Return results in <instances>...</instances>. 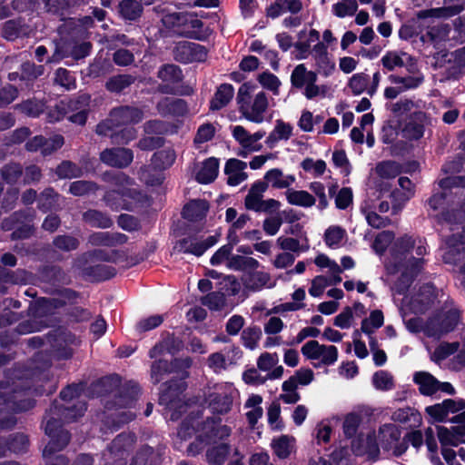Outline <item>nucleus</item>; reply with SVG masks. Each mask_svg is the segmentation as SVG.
<instances>
[{
    "label": "nucleus",
    "instance_id": "52",
    "mask_svg": "<svg viewBox=\"0 0 465 465\" xmlns=\"http://www.w3.org/2000/svg\"><path fill=\"white\" fill-rule=\"evenodd\" d=\"M107 135L114 143L126 144L136 137L137 132L133 126H123L119 131H114V129L108 131Z\"/></svg>",
    "mask_w": 465,
    "mask_h": 465
},
{
    "label": "nucleus",
    "instance_id": "31",
    "mask_svg": "<svg viewBox=\"0 0 465 465\" xmlns=\"http://www.w3.org/2000/svg\"><path fill=\"white\" fill-rule=\"evenodd\" d=\"M183 347V343L180 339L175 338L173 335H168L163 341L155 345L150 351L149 355L153 359L163 355L165 352L169 354H175L180 351Z\"/></svg>",
    "mask_w": 465,
    "mask_h": 465
},
{
    "label": "nucleus",
    "instance_id": "2",
    "mask_svg": "<svg viewBox=\"0 0 465 465\" xmlns=\"http://www.w3.org/2000/svg\"><path fill=\"white\" fill-rule=\"evenodd\" d=\"M427 249L423 240L418 242L410 236L397 239L391 249V257L385 267L387 281L392 284L391 290L395 302L397 294H403L410 287L414 277L420 272L423 264L422 257Z\"/></svg>",
    "mask_w": 465,
    "mask_h": 465
},
{
    "label": "nucleus",
    "instance_id": "29",
    "mask_svg": "<svg viewBox=\"0 0 465 465\" xmlns=\"http://www.w3.org/2000/svg\"><path fill=\"white\" fill-rule=\"evenodd\" d=\"M219 173V161L217 158L210 157L201 163L195 174L200 183H210L213 182Z\"/></svg>",
    "mask_w": 465,
    "mask_h": 465
},
{
    "label": "nucleus",
    "instance_id": "61",
    "mask_svg": "<svg viewBox=\"0 0 465 465\" xmlns=\"http://www.w3.org/2000/svg\"><path fill=\"white\" fill-rule=\"evenodd\" d=\"M332 163L336 168L340 169V173L344 176H349L351 172V166L349 159L342 150H337L332 153Z\"/></svg>",
    "mask_w": 465,
    "mask_h": 465
},
{
    "label": "nucleus",
    "instance_id": "46",
    "mask_svg": "<svg viewBox=\"0 0 465 465\" xmlns=\"http://www.w3.org/2000/svg\"><path fill=\"white\" fill-rule=\"evenodd\" d=\"M346 235V231L343 228L338 225H331L324 232V242L328 247L337 249L341 245Z\"/></svg>",
    "mask_w": 465,
    "mask_h": 465
},
{
    "label": "nucleus",
    "instance_id": "50",
    "mask_svg": "<svg viewBox=\"0 0 465 465\" xmlns=\"http://www.w3.org/2000/svg\"><path fill=\"white\" fill-rule=\"evenodd\" d=\"M384 322L383 313L380 310H374L371 312L370 316L364 319L361 322V330L362 332L371 335L375 330L382 326Z\"/></svg>",
    "mask_w": 465,
    "mask_h": 465
},
{
    "label": "nucleus",
    "instance_id": "18",
    "mask_svg": "<svg viewBox=\"0 0 465 465\" xmlns=\"http://www.w3.org/2000/svg\"><path fill=\"white\" fill-rule=\"evenodd\" d=\"M312 58L316 68L317 74L323 77H329L335 71V63L330 57L328 47L324 43H317L312 46L311 52Z\"/></svg>",
    "mask_w": 465,
    "mask_h": 465
},
{
    "label": "nucleus",
    "instance_id": "20",
    "mask_svg": "<svg viewBox=\"0 0 465 465\" xmlns=\"http://www.w3.org/2000/svg\"><path fill=\"white\" fill-rule=\"evenodd\" d=\"M430 124V118L422 111H415L402 129V136L409 140H418L424 134L425 126Z\"/></svg>",
    "mask_w": 465,
    "mask_h": 465
},
{
    "label": "nucleus",
    "instance_id": "4",
    "mask_svg": "<svg viewBox=\"0 0 465 465\" xmlns=\"http://www.w3.org/2000/svg\"><path fill=\"white\" fill-rule=\"evenodd\" d=\"M401 432L394 424H384L379 430L378 438L375 432L361 431L351 440V450L356 455H366L375 459L379 455V445L384 450H391L395 456H400L406 450L404 443H400Z\"/></svg>",
    "mask_w": 465,
    "mask_h": 465
},
{
    "label": "nucleus",
    "instance_id": "35",
    "mask_svg": "<svg viewBox=\"0 0 465 465\" xmlns=\"http://www.w3.org/2000/svg\"><path fill=\"white\" fill-rule=\"evenodd\" d=\"M134 443V437L127 434L118 435L112 442L107 455L109 459L119 457L120 460L124 458V452L132 447Z\"/></svg>",
    "mask_w": 465,
    "mask_h": 465
},
{
    "label": "nucleus",
    "instance_id": "58",
    "mask_svg": "<svg viewBox=\"0 0 465 465\" xmlns=\"http://www.w3.org/2000/svg\"><path fill=\"white\" fill-rule=\"evenodd\" d=\"M59 206V195L52 189L45 190L39 199V208L44 212H47L49 210L56 209Z\"/></svg>",
    "mask_w": 465,
    "mask_h": 465
},
{
    "label": "nucleus",
    "instance_id": "13",
    "mask_svg": "<svg viewBox=\"0 0 465 465\" xmlns=\"http://www.w3.org/2000/svg\"><path fill=\"white\" fill-rule=\"evenodd\" d=\"M301 351L312 361L315 368L331 366L338 361V349L333 345L321 344L318 341L311 340L305 342Z\"/></svg>",
    "mask_w": 465,
    "mask_h": 465
},
{
    "label": "nucleus",
    "instance_id": "59",
    "mask_svg": "<svg viewBox=\"0 0 465 465\" xmlns=\"http://www.w3.org/2000/svg\"><path fill=\"white\" fill-rule=\"evenodd\" d=\"M370 78L367 74L361 73L353 74L349 81V87L354 94H361L369 89Z\"/></svg>",
    "mask_w": 465,
    "mask_h": 465
},
{
    "label": "nucleus",
    "instance_id": "34",
    "mask_svg": "<svg viewBox=\"0 0 465 465\" xmlns=\"http://www.w3.org/2000/svg\"><path fill=\"white\" fill-rule=\"evenodd\" d=\"M127 241V237L122 233H110L108 232H99L93 233L89 242L92 245L114 246L122 244Z\"/></svg>",
    "mask_w": 465,
    "mask_h": 465
},
{
    "label": "nucleus",
    "instance_id": "17",
    "mask_svg": "<svg viewBox=\"0 0 465 465\" xmlns=\"http://www.w3.org/2000/svg\"><path fill=\"white\" fill-rule=\"evenodd\" d=\"M217 242V237L208 236L205 239L196 234L188 235L176 242L173 251L176 252L190 253L195 256H201L204 252Z\"/></svg>",
    "mask_w": 465,
    "mask_h": 465
},
{
    "label": "nucleus",
    "instance_id": "41",
    "mask_svg": "<svg viewBox=\"0 0 465 465\" xmlns=\"http://www.w3.org/2000/svg\"><path fill=\"white\" fill-rule=\"evenodd\" d=\"M265 180L272 187L275 188H287L295 182V176L292 174H283L280 169H272L265 174Z\"/></svg>",
    "mask_w": 465,
    "mask_h": 465
},
{
    "label": "nucleus",
    "instance_id": "12",
    "mask_svg": "<svg viewBox=\"0 0 465 465\" xmlns=\"http://www.w3.org/2000/svg\"><path fill=\"white\" fill-rule=\"evenodd\" d=\"M143 118V114L138 108L119 107L111 112L106 121L97 125L96 132L100 135H107L108 131L112 129L129 126L130 124L139 123Z\"/></svg>",
    "mask_w": 465,
    "mask_h": 465
},
{
    "label": "nucleus",
    "instance_id": "21",
    "mask_svg": "<svg viewBox=\"0 0 465 465\" xmlns=\"http://www.w3.org/2000/svg\"><path fill=\"white\" fill-rule=\"evenodd\" d=\"M101 161L113 167H127L134 159V153L127 148L105 149L100 154Z\"/></svg>",
    "mask_w": 465,
    "mask_h": 465
},
{
    "label": "nucleus",
    "instance_id": "7",
    "mask_svg": "<svg viewBox=\"0 0 465 465\" xmlns=\"http://www.w3.org/2000/svg\"><path fill=\"white\" fill-rule=\"evenodd\" d=\"M461 10L462 6L453 5L420 11L418 18L421 20V25L426 27V32L421 37L423 42H429L437 46L446 41L450 33L449 25L435 18L450 17L458 15Z\"/></svg>",
    "mask_w": 465,
    "mask_h": 465
},
{
    "label": "nucleus",
    "instance_id": "6",
    "mask_svg": "<svg viewBox=\"0 0 465 465\" xmlns=\"http://www.w3.org/2000/svg\"><path fill=\"white\" fill-rule=\"evenodd\" d=\"M114 184L116 189L107 192L104 196L106 204L112 210H134L146 200L134 182L123 173L114 177Z\"/></svg>",
    "mask_w": 465,
    "mask_h": 465
},
{
    "label": "nucleus",
    "instance_id": "1",
    "mask_svg": "<svg viewBox=\"0 0 465 465\" xmlns=\"http://www.w3.org/2000/svg\"><path fill=\"white\" fill-rule=\"evenodd\" d=\"M436 298L434 286L427 284L414 295L402 299L399 311L410 332H423L428 337L440 338L455 328L460 313L451 302L445 301L440 312L433 314L427 322L420 317L434 304Z\"/></svg>",
    "mask_w": 465,
    "mask_h": 465
},
{
    "label": "nucleus",
    "instance_id": "24",
    "mask_svg": "<svg viewBox=\"0 0 465 465\" xmlns=\"http://www.w3.org/2000/svg\"><path fill=\"white\" fill-rule=\"evenodd\" d=\"M320 33L315 29L302 30L298 34V41L294 47L298 52V59H306L312 52V45L321 43Z\"/></svg>",
    "mask_w": 465,
    "mask_h": 465
},
{
    "label": "nucleus",
    "instance_id": "10",
    "mask_svg": "<svg viewBox=\"0 0 465 465\" xmlns=\"http://www.w3.org/2000/svg\"><path fill=\"white\" fill-rule=\"evenodd\" d=\"M239 397V391L231 382H220L209 388L206 403L213 413L226 414Z\"/></svg>",
    "mask_w": 465,
    "mask_h": 465
},
{
    "label": "nucleus",
    "instance_id": "51",
    "mask_svg": "<svg viewBox=\"0 0 465 465\" xmlns=\"http://www.w3.org/2000/svg\"><path fill=\"white\" fill-rule=\"evenodd\" d=\"M391 419L394 421H398L401 423H408L412 421L413 425L419 424L421 420L420 413L411 407H405L396 410L392 413Z\"/></svg>",
    "mask_w": 465,
    "mask_h": 465
},
{
    "label": "nucleus",
    "instance_id": "62",
    "mask_svg": "<svg viewBox=\"0 0 465 465\" xmlns=\"http://www.w3.org/2000/svg\"><path fill=\"white\" fill-rule=\"evenodd\" d=\"M314 379L313 371L309 368H301L287 381H293V385L298 388L309 385Z\"/></svg>",
    "mask_w": 465,
    "mask_h": 465
},
{
    "label": "nucleus",
    "instance_id": "49",
    "mask_svg": "<svg viewBox=\"0 0 465 465\" xmlns=\"http://www.w3.org/2000/svg\"><path fill=\"white\" fill-rule=\"evenodd\" d=\"M373 387L378 391H387L394 388V378L387 371H376L371 378Z\"/></svg>",
    "mask_w": 465,
    "mask_h": 465
},
{
    "label": "nucleus",
    "instance_id": "23",
    "mask_svg": "<svg viewBox=\"0 0 465 465\" xmlns=\"http://www.w3.org/2000/svg\"><path fill=\"white\" fill-rule=\"evenodd\" d=\"M465 236L458 240L455 236L448 239L440 248L441 256L446 263L456 264L465 252Z\"/></svg>",
    "mask_w": 465,
    "mask_h": 465
},
{
    "label": "nucleus",
    "instance_id": "48",
    "mask_svg": "<svg viewBox=\"0 0 465 465\" xmlns=\"http://www.w3.org/2000/svg\"><path fill=\"white\" fill-rule=\"evenodd\" d=\"M437 435L439 438L440 442L443 447L447 446H456L460 443V438L463 437V435H460L457 428L452 427L451 430H449L447 428H444L442 426L437 427Z\"/></svg>",
    "mask_w": 465,
    "mask_h": 465
},
{
    "label": "nucleus",
    "instance_id": "55",
    "mask_svg": "<svg viewBox=\"0 0 465 465\" xmlns=\"http://www.w3.org/2000/svg\"><path fill=\"white\" fill-rule=\"evenodd\" d=\"M301 167L314 177L322 176L327 170V164L323 160H314L312 158H305L301 163Z\"/></svg>",
    "mask_w": 465,
    "mask_h": 465
},
{
    "label": "nucleus",
    "instance_id": "47",
    "mask_svg": "<svg viewBox=\"0 0 465 465\" xmlns=\"http://www.w3.org/2000/svg\"><path fill=\"white\" fill-rule=\"evenodd\" d=\"M259 266L256 259L241 255H232L227 263V267L234 271L255 270Z\"/></svg>",
    "mask_w": 465,
    "mask_h": 465
},
{
    "label": "nucleus",
    "instance_id": "9",
    "mask_svg": "<svg viewBox=\"0 0 465 465\" xmlns=\"http://www.w3.org/2000/svg\"><path fill=\"white\" fill-rule=\"evenodd\" d=\"M290 80L292 86L295 89L301 90L302 94L308 100L325 97L326 95V86L317 84V73L315 71L309 70L304 64H300L294 67L291 74Z\"/></svg>",
    "mask_w": 465,
    "mask_h": 465
},
{
    "label": "nucleus",
    "instance_id": "33",
    "mask_svg": "<svg viewBox=\"0 0 465 465\" xmlns=\"http://www.w3.org/2000/svg\"><path fill=\"white\" fill-rule=\"evenodd\" d=\"M262 402V396L252 394L244 403V409L247 410L245 416L252 427H253L262 416L263 411L261 406Z\"/></svg>",
    "mask_w": 465,
    "mask_h": 465
},
{
    "label": "nucleus",
    "instance_id": "44",
    "mask_svg": "<svg viewBox=\"0 0 465 465\" xmlns=\"http://www.w3.org/2000/svg\"><path fill=\"white\" fill-rule=\"evenodd\" d=\"M292 133V126L282 120H277L273 130L267 137V143L272 146L282 140H288Z\"/></svg>",
    "mask_w": 465,
    "mask_h": 465
},
{
    "label": "nucleus",
    "instance_id": "37",
    "mask_svg": "<svg viewBox=\"0 0 465 465\" xmlns=\"http://www.w3.org/2000/svg\"><path fill=\"white\" fill-rule=\"evenodd\" d=\"M295 440L289 435H282L272 440L271 446L274 454L280 459H286L294 449Z\"/></svg>",
    "mask_w": 465,
    "mask_h": 465
},
{
    "label": "nucleus",
    "instance_id": "54",
    "mask_svg": "<svg viewBox=\"0 0 465 465\" xmlns=\"http://www.w3.org/2000/svg\"><path fill=\"white\" fill-rule=\"evenodd\" d=\"M84 219L86 223L94 227L109 228L113 224V221L110 217L95 210L86 212L84 214Z\"/></svg>",
    "mask_w": 465,
    "mask_h": 465
},
{
    "label": "nucleus",
    "instance_id": "39",
    "mask_svg": "<svg viewBox=\"0 0 465 465\" xmlns=\"http://www.w3.org/2000/svg\"><path fill=\"white\" fill-rule=\"evenodd\" d=\"M287 201L292 205H297L304 208L312 207L315 204V197L307 191H297L289 189L285 193Z\"/></svg>",
    "mask_w": 465,
    "mask_h": 465
},
{
    "label": "nucleus",
    "instance_id": "8",
    "mask_svg": "<svg viewBox=\"0 0 465 465\" xmlns=\"http://www.w3.org/2000/svg\"><path fill=\"white\" fill-rule=\"evenodd\" d=\"M237 103L242 116L254 124H262L269 107L265 93L259 91L251 84H243L238 90Z\"/></svg>",
    "mask_w": 465,
    "mask_h": 465
},
{
    "label": "nucleus",
    "instance_id": "63",
    "mask_svg": "<svg viewBox=\"0 0 465 465\" xmlns=\"http://www.w3.org/2000/svg\"><path fill=\"white\" fill-rule=\"evenodd\" d=\"M134 81L130 75L123 74L112 77L106 84V87L111 92L119 93L128 87Z\"/></svg>",
    "mask_w": 465,
    "mask_h": 465
},
{
    "label": "nucleus",
    "instance_id": "5",
    "mask_svg": "<svg viewBox=\"0 0 465 465\" xmlns=\"http://www.w3.org/2000/svg\"><path fill=\"white\" fill-rule=\"evenodd\" d=\"M86 411V406L84 402L79 401L77 405L73 408L64 407L58 408L54 406L50 409L47 416L45 417V433L49 436L50 440L44 449L43 454L45 458L53 453L64 449L69 442V433L61 430V420H57L55 416H62L64 422L74 421L78 417L84 415Z\"/></svg>",
    "mask_w": 465,
    "mask_h": 465
},
{
    "label": "nucleus",
    "instance_id": "26",
    "mask_svg": "<svg viewBox=\"0 0 465 465\" xmlns=\"http://www.w3.org/2000/svg\"><path fill=\"white\" fill-rule=\"evenodd\" d=\"M247 163L239 159H230L227 161L224 173L227 175L228 184L236 186L245 181L248 177L245 169Z\"/></svg>",
    "mask_w": 465,
    "mask_h": 465
},
{
    "label": "nucleus",
    "instance_id": "14",
    "mask_svg": "<svg viewBox=\"0 0 465 465\" xmlns=\"http://www.w3.org/2000/svg\"><path fill=\"white\" fill-rule=\"evenodd\" d=\"M231 132L232 137L241 147L239 155L245 157L251 153L262 150V144L261 143V140L266 134L264 131L259 130L251 134L243 126L234 125L231 127Z\"/></svg>",
    "mask_w": 465,
    "mask_h": 465
},
{
    "label": "nucleus",
    "instance_id": "16",
    "mask_svg": "<svg viewBox=\"0 0 465 465\" xmlns=\"http://www.w3.org/2000/svg\"><path fill=\"white\" fill-rule=\"evenodd\" d=\"M414 382L419 386L422 395L431 396L439 391L448 395H454L456 391L450 382H440L430 372L417 371L413 375Z\"/></svg>",
    "mask_w": 465,
    "mask_h": 465
},
{
    "label": "nucleus",
    "instance_id": "36",
    "mask_svg": "<svg viewBox=\"0 0 465 465\" xmlns=\"http://www.w3.org/2000/svg\"><path fill=\"white\" fill-rule=\"evenodd\" d=\"M267 189L264 182L255 183L250 189L245 197V206L249 210L259 211V207L262 203V196Z\"/></svg>",
    "mask_w": 465,
    "mask_h": 465
},
{
    "label": "nucleus",
    "instance_id": "27",
    "mask_svg": "<svg viewBox=\"0 0 465 465\" xmlns=\"http://www.w3.org/2000/svg\"><path fill=\"white\" fill-rule=\"evenodd\" d=\"M399 185L401 190H397L392 193L393 213H398L403 204L414 194V185L408 177H400Z\"/></svg>",
    "mask_w": 465,
    "mask_h": 465
},
{
    "label": "nucleus",
    "instance_id": "40",
    "mask_svg": "<svg viewBox=\"0 0 465 465\" xmlns=\"http://www.w3.org/2000/svg\"><path fill=\"white\" fill-rule=\"evenodd\" d=\"M411 57L404 52L389 51L381 57V64L389 71L402 67Z\"/></svg>",
    "mask_w": 465,
    "mask_h": 465
},
{
    "label": "nucleus",
    "instance_id": "42",
    "mask_svg": "<svg viewBox=\"0 0 465 465\" xmlns=\"http://www.w3.org/2000/svg\"><path fill=\"white\" fill-rule=\"evenodd\" d=\"M162 22L166 27L174 29L178 34L193 36V32L186 29H180L182 25H185L188 22L187 15L178 13L167 14L163 16Z\"/></svg>",
    "mask_w": 465,
    "mask_h": 465
},
{
    "label": "nucleus",
    "instance_id": "32",
    "mask_svg": "<svg viewBox=\"0 0 465 465\" xmlns=\"http://www.w3.org/2000/svg\"><path fill=\"white\" fill-rule=\"evenodd\" d=\"M209 209V204L204 200H194L187 203L183 212L185 219L191 222L203 220Z\"/></svg>",
    "mask_w": 465,
    "mask_h": 465
},
{
    "label": "nucleus",
    "instance_id": "28",
    "mask_svg": "<svg viewBox=\"0 0 465 465\" xmlns=\"http://www.w3.org/2000/svg\"><path fill=\"white\" fill-rule=\"evenodd\" d=\"M184 390V384L180 383L175 390H173L172 386H168V388L162 391L160 396V403L166 406V408L171 411V419L177 420L180 417V413H178L175 410L177 404L181 401L179 398V394Z\"/></svg>",
    "mask_w": 465,
    "mask_h": 465
},
{
    "label": "nucleus",
    "instance_id": "60",
    "mask_svg": "<svg viewBox=\"0 0 465 465\" xmlns=\"http://www.w3.org/2000/svg\"><path fill=\"white\" fill-rule=\"evenodd\" d=\"M361 212L369 225L374 228H381L388 224L389 219L381 217L374 210L371 209L367 203L361 206Z\"/></svg>",
    "mask_w": 465,
    "mask_h": 465
},
{
    "label": "nucleus",
    "instance_id": "19",
    "mask_svg": "<svg viewBox=\"0 0 465 465\" xmlns=\"http://www.w3.org/2000/svg\"><path fill=\"white\" fill-rule=\"evenodd\" d=\"M465 409V401L462 399H447L426 408L428 415L435 421H444L450 414H454Z\"/></svg>",
    "mask_w": 465,
    "mask_h": 465
},
{
    "label": "nucleus",
    "instance_id": "15",
    "mask_svg": "<svg viewBox=\"0 0 465 465\" xmlns=\"http://www.w3.org/2000/svg\"><path fill=\"white\" fill-rule=\"evenodd\" d=\"M388 80L392 85L385 88L384 97L391 100L404 92L418 88L423 83L424 76L421 73L416 72L406 76L391 74Z\"/></svg>",
    "mask_w": 465,
    "mask_h": 465
},
{
    "label": "nucleus",
    "instance_id": "57",
    "mask_svg": "<svg viewBox=\"0 0 465 465\" xmlns=\"http://www.w3.org/2000/svg\"><path fill=\"white\" fill-rule=\"evenodd\" d=\"M262 334V330L259 327L254 326L246 328L242 333L243 345L250 350L256 349Z\"/></svg>",
    "mask_w": 465,
    "mask_h": 465
},
{
    "label": "nucleus",
    "instance_id": "22",
    "mask_svg": "<svg viewBox=\"0 0 465 465\" xmlns=\"http://www.w3.org/2000/svg\"><path fill=\"white\" fill-rule=\"evenodd\" d=\"M158 77L163 82L159 90L165 94H177L175 84L182 80V72L178 66L166 64L161 67Z\"/></svg>",
    "mask_w": 465,
    "mask_h": 465
},
{
    "label": "nucleus",
    "instance_id": "11",
    "mask_svg": "<svg viewBox=\"0 0 465 465\" xmlns=\"http://www.w3.org/2000/svg\"><path fill=\"white\" fill-rule=\"evenodd\" d=\"M11 391L9 386L0 385V396L5 395ZM12 399L4 400V403L0 402V428H9L15 423V420L12 412L24 411L34 406V401L30 399L24 398L21 391H13Z\"/></svg>",
    "mask_w": 465,
    "mask_h": 465
},
{
    "label": "nucleus",
    "instance_id": "30",
    "mask_svg": "<svg viewBox=\"0 0 465 465\" xmlns=\"http://www.w3.org/2000/svg\"><path fill=\"white\" fill-rule=\"evenodd\" d=\"M158 113L163 116L168 115H183L187 113V105L182 99H174L170 97L163 98L157 104Z\"/></svg>",
    "mask_w": 465,
    "mask_h": 465
},
{
    "label": "nucleus",
    "instance_id": "43",
    "mask_svg": "<svg viewBox=\"0 0 465 465\" xmlns=\"http://www.w3.org/2000/svg\"><path fill=\"white\" fill-rule=\"evenodd\" d=\"M422 106L420 101L412 99H400L399 101L388 105V109L396 116H403L413 111H421Z\"/></svg>",
    "mask_w": 465,
    "mask_h": 465
},
{
    "label": "nucleus",
    "instance_id": "25",
    "mask_svg": "<svg viewBox=\"0 0 465 465\" xmlns=\"http://www.w3.org/2000/svg\"><path fill=\"white\" fill-rule=\"evenodd\" d=\"M242 282L244 289L251 292H259L263 288H272L274 282H272L271 276L265 272H252L243 274Z\"/></svg>",
    "mask_w": 465,
    "mask_h": 465
},
{
    "label": "nucleus",
    "instance_id": "53",
    "mask_svg": "<svg viewBox=\"0 0 465 465\" xmlns=\"http://www.w3.org/2000/svg\"><path fill=\"white\" fill-rule=\"evenodd\" d=\"M121 15L127 20H135L142 14V6L135 0H123L119 5Z\"/></svg>",
    "mask_w": 465,
    "mask_h": 465
},
{
    "label": "nucleus",
    "instance_id": "38",
    "mask_svg": "<svg viewBox=\"0 0 465 465\" xmlns=\"http://www.w3.org/2000/svg\"><path fill=\"white\" fill-rule=\"evenodd\" d=\"M234 94V89L232 84H223L220 85L211 101L210 108L212 110H220L229 104Z\"/></svg>",
    "mask_w": 465,
    "mask_h": 465
},
{
    "label": "nucleus",
    "instance_id": "64",
    "mask_svg": "<svg viewBox=\"0 0 465 465\" xmlns=\"http://www.w3.org/2000/svg\"><path fill=\"white\" fill-rule=\"evenodd\" d=\"M300 394L297 392V388L293 385V381H285L282 383V393L280 395V400L284 403L293 404L300 401Z\"/></svg>",
    "mask_w": 465,
    "mask_h": 465
},
{
    "label": "nucleus",
    "instance_id": "56",
    "mask_svg": "<svg viewBox=\"0 0 465 465\" xmlns=\"http://www.w3.org/2000/svg\"><path fill=\"white\" fill-rule=\"evenodd\" d=\"M375 170L379 177L384 180L393 179L401 173L399 164L391 161L378 163Z\"/></svg>",
    "mask_w": 465,
    "mask_h": 465
},
{
    "label": "nucleus",
    "instance_id": "3",
    "mask_svg": "<svg viewBox=\"0 0 465 465\" xmlns=\"http://www.w3.org/2000/svg\"><path fill=\"white\" fill-rule=\"evenodd\" d=\"M197 432L196 440L190 444L188 452L191 455H196L204 446H208L206 450L208 463L223 465L230 453L229 445L223 441L231 434L230 427L213 420H208Z\"/></svg>",
    "mask_w": 465,
    "mask_h": 465
},
{
    "label": "nucleus",
    "instance_id": "45",
    "mask_svg": "<svg viewBox=\"0 0 465 465\" xmlns=\"http://www.w3.org/2000/svg\"><path fill=\"white\" fill-rule=\"evenodd\" d=\"M357 0H337L331 5V13L338 18H345L348 16H353L358 11Z\"/></svg>",
    "mask_w": 465,
    "mask_h": 465
}]
</instances>
